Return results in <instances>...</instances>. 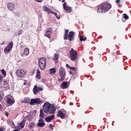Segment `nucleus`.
<instances>
[{
	"label": "nucleus",
	"instance_id": "1a4fd4ad",
	"mask_svg": "<svg viewBox=\"0 0 131 131\" xmlns=\"http://www.w3.org/2000/svg\"><path fill=\"white\" fill-rule=\"evenodd\" d=\"M74 35H75V33L73 31H70L68 35V39H69L70 41L74 40L75 38Z\"/></svg>",
	"mask_w": 131,
	"mask_h": 131
},
{
	"label": "nucleus",
	"instance_id": "a211bd4d",
	"mask_svg": "<svg viewBox=\"0 0 131 131\" xmlns=\"http://www.w3.org/2000/svg\"><path fill=\"white\" fill-rule=\"evenodd\" d=\"M68 32H69V30L66 29L65 30V33L63 36V39L64 40H67V39H68Z\"/></svg>",
	"mask_w": 131,
	"mask_h": 131
},
{
	"label": "nucleus",
	"instance_id": "5fc2aeb1",
	"mask_svg": "<svg viewBox=\"0 0 131 131\" xmlns=\"http://www.w3.org/2000/svg\"><path fill=\"white\" fill-rule=\"evenodd\" d=\"M2 45H4V42H3V43H2Z\"/></svg>",
	"mask_w": 131,
	"mask_h": 131
},
{
	"label": "nucleus",
	"instance_id": "8fccbe9b",
	"mask_svg": "<svg viewBox=\"0 0 131 131\" xmlns=\"http://www.w3.org/2000/svg\"><path fill=\"white\" fill-rule=\"evenodd\" d=\"M13 131H20V130H18V129H14Z\"/></svg>",
	"mask_w": 131,
	"mask_h": 131
},
{
	"label": "nucleus",
	"instance_id": "f8f14e48",
	"mask_svg": "<svg viewBox=\"0 0 131 131\" xmlns=\"http://www.w3.org/2000/svg\"><path fill=\"white\" fill-rule=\"evenodd\" d=\"M63 8L64 9V11H66V13H71L72 11L71 8L67 6V4H66V3L63 4Z\"/></svg>",
	"mask_w": 131,
	"mask_h": 131
},
{
	"label": "nucleus",
	"instance_id": "3c124183",
	"mask_svg": "<svg viewBox=\"0 0 131 131\" xmlns=\"http://www.w3.org/2000/svg\"><path fill=\"white\" fill-rule=\"evenodd\" d=\"M70 74H73V73L71 71H69Z\"/></svg>",
	"mask_w": 131,
	"mask_h": 131
},
{
	"label": "nucleus",
	"instance_id": "bb28decb",
	"mask_svg": "<svg viewBox=\"0 0 131 131\" xmlns=\"http://www.w3.org/2000/svg\"><path fill=\"white\" fill-rule=\"evenodd\" d=\"M50 73L51 74H54L56 73V69L55 68H52L50 69Z\"/></svg>",
	"mask_w": 131,
	"mask_h": 131
},
{
	"label": "nucleus",
	"instance_id": "0eeeda50",
	"mask_svg": "<svg viewBox=\"0 0 131 131\" xmlns=\"http://www.w3.org/2000/svg\"><path fill=\"white\" fill-rule=\"evenodd\" d=\"M42 102V101L40 100V98L32 99L30 102V105H34L35 104L39 105Z\"/></svg>",
	"mask_w": 131,
	"mask_h": 131
},
{
	"label": "nucleus",
	"instance_id": "412c9836",
	"mask_svg": "<svg viewBox=\"0 0 131 131\" xmlns=\"http://www.w3.org/2000/svg\"><path fill=\"white\" fill-rule=\"evenodd\" d=\"M34 126H35V123H34V122H31L29 125V128L30 129H31V128H33Z\"/></svg>",
	"mask_w": 131,
	"mask_h": 131
},
{
	"label": "nucleus",
	"instance_id": "423d86ee",
	"mask_svg": "<svg viewBox=\"0 0 131 131\" xmlns=\"http://www.w3.org/2000/svg\"><path fill=\"white\" fill-rule=\"evenodd\" d=\"M13 45L14 44L13 43V41L10 42L8 46L4 49V53H5V54H9V53L11 52L12 49H13Z\"/></svg>",
	"mask_w": 131,
	"mask_h": 131
},
{
	"label": "nucleus",
	"instance_id": "49530a36",
	"mask_svg": "<svg viewBox=\"0 0 131 131\" xmlns=\"http://www.w3.org/2000/svg\"><path fill=\"white\" fill-rule=\"evenodd\" d=\"M119 2H120V0H116V3H117V4L119 3Z\"/></svg>",
	"mask_w": 131,
	"mask_h": 131
},
{
	"label": "nucleus",
	"instance_id": "2eb2a0df",
	"mask_svg": "<svg viewBox=\"0 0 131 131\" xmlns=\"http://www.w3.org/2000/svg\"><path fill=\"white\" fill-rule=\"evenodd\" d=\"M7 8L9 9V10H10V11H14V9H15V7L14 6V4L12 3H9L7 4Z\"/></svg>",
	"mask_w": 131,
	"mask_h": 131
},
{
	"label": "nucleus",
	"instance_id": "20e7f679",
	"mask_svg": "<svg viewBox=\"0 0 131 131\" xmlns=\"http://www.w3.org/2000/svg\"><path fill=\"white\" fill-rule=\"evenodd\" d=\"M70 57L71 58V60L73 62L77 60V53L73 48H72L71 50L70 51Z\"/></svg>",
	"mask_w": 131,
	"mask_h": 131
},
{
	"label": "nucleus",
	"instance_id": "dca6fc26",
	"mask_svg": "<svg viewBox=\"0 0 131 131\" xmlns=\"http://www.w3.org/2000/svg\"><path fill=\"white\" fill-rule=\"evenodd\" d=\"M68 86V83L67 82H63L61 84V88L62 90H65V89H67Z\"/></svg>",
	"mask_w": 131,
	"mask_h": 131
},
{
	"label": "nucleus",
	"instance_id": "c85d7f7f",
	"mask_svg": "<svg viewBox=\"0 0 131 131\" xmlns=\"http://www.w3.org/2000/svg\"><path fill=\"white\" fill-rule=\"evenodd\" d=\"M22 33H23V31L22 30H20L19 31H18L16 33V35L18 36V35H21V34H22Z\"/></svg>",
	"mask_w": 131,
	"mask_h": 131
},
{
	"label": "nucleus",
	"instance_id": "39448f33",
	"mask_svg": "<svg viewBox=\"0 0 131 131\" xmlns=\"http://www.w3.org/2000/svg\"><path fill=\"white\" fill-rule=\"evenodd\" d=\"M27 71L26 70H17L16 72V73L17 75L18 76V77H24L26 75Z\"/></svg>",
	"mask_w": 131,
	"mask_h": 131
},
{
	"label": "nucleus",
	"instance_id": "2f4dec72",
	"mask_svg": "<svg viewBox=\"0 0 131 131\" xmlns=\"http://www.w3.org/2000/svg\"><path fill=\"white\" fill-rule=\"evenodd\" d=\"M60 77L61 78H59L58 79V81H59V82H62V81L65 80V78L64 77Z\"/></svg>",
	"mask_w": 131,
	"mask_h": 131
},
{
	"label": "nucleus",
	"instance_id": "603ef678",
	"mask_svg": "<svg viewBox=\"0 0 131 131\" xmlns=\"http://www.w3.org/2000/svg\"><path fill=\"white\" fill-rule=\"evenodd\" d=\"M2 109V104H0V110Z\"/></svg>",
	"mask_w": 131,
	"mask_h": 131
},
{
	"label": "nucleus",
	"instance_id": "a18cd8bd",
	"mask_svg": "<svg viewBox=\"0 0 131 131\" xmlns=\"http://www.w3.org/2000/svg\"><path fill=\"white\" fill-rule=\"evenodd\" d=\"M5 115H6V116H9V113H8V112H7L5 113Z\"/></svg>",
	"mask_w": 131,
	"mask_h": 131
},
{
	"label": "nucleus",
	"instance_id": "7c9ffc66",
	"mask_svg": "<svg viewBox=\"0 0 131 131\" xmlns=\"http://www.w3.org/2000/svg\"><path fill=\"white\" fill-rule=\"evenodd\" d=\"M123 15V18L125 20H128L129 17H128V15H127V14L124 13Z\"/></svg>",
	"mask_w": 131,
	"mask_h": 131
},
{
	"label": "nucleus",
	"instance_id": "864d4df0",
	"mask_svg": "<svg viewBox=\"0 0 131 131\" xmlns=\"http://www.w3.org/2000/svg\"><path fill=\"white\" fill-rule=\"evenodd\" d=\"M65 2V0H62V3H64Z\"/></svg>",
	"mask_w": 131,
	"mask_h": 131
},
{
	"label": "nucleus",
	"instance_id": "79ce46f5",
	"mask_svg": "<svg viewBox=\"0 0 131 131\" xmlns=\"http://www.w3.org/2000/svg\"><path fill=\"white\" fill-rule=\"evenodd\" d=\"M66 67H68V68H70V69L71 68V67H70V65L68 64H66Z\"/></svg>",
	"mask_w": 131,
	"mask_h": 131
},
{
	"label": "nucleus",
	"instance_id": "72a5a7b5",
	"mask_svg": "<svg viewBox=\"0 0 131 131\" xmlns=\"http://www.w3.org/2000/svg\"><path fill=\"white\" fill-rule=\"evenodd\" d=\"M2 74H3V75H4V76H6L7 75V72L6 71V70H5V69H3L2 70Z\"/></svg>",
	"mask_w": 131,
	"mask_h": 131
},
{
	"label": "nucleus",
	"instance_id": "a878e982",
	"mask_svg": "<svg viewBox=\"0 0 131 131\" xmlns=\"http://www.w3.org/2000/svg\"><path fill=\"white\" fill-rule=\"evenodd\" d=\"M79 39L80 41H84L86 40V37H85L84 35L81 36H80Z\"/></svg>",
	"mask_w": 131,
	"mask_h": 131
},
{
	"label": "nucleus",
	"instance_id": "4468645a",
	"mask_svg": "<svg viewBox=\"0 0 131 131\" xmlns=\"http://www.w3.org/2000/svg\"><path fill=\"white\" fill-rule=\"evenodd\" d=\"M26 123V120L24 119L21 122L18 123V127H20V128H24V126H25V124Z\"/></svg>",
	"mask_w": 131,
	"mask_h": 131
},
{
	"label": "nucleus",
	"instance_id": "37998d69",
	"mask_svg": "<svg viewBox=\"0 0 131 131\" xmlns=\"http://www.w3.org/2000/svg\"><path fill=\"white\" fill-rule=\"evenodd\" d=\"M49 127L51 129H53V125L52 124H50L49 125Z\"/></svg>",
	"mask_w": 131,
	"mask_h": 131
},
{
	"label": "nucleus",
	"instance_id": "c756f323",
	"mask_svg": "<svg viewBox=\"0 0 131 131\" xmlns=\"http://www.w3.org/2000/svg\"><path fill=\"white\" fill-rule=\"evenodd\" d=\"M46 12L48 14H53V13H54V11H52V10H51V9L49 8H48Z\"/></svg>",
	"mask_w": 131,
	"mask_h": 131
},
{
	"label": "nucleus",
	"instance_id": "cd10ccee",
	"mask_svg": "<svg viewBox=\"0 0 131 131\" xmlns=\"http://www.w3.org/2000/svg\"><path fill=\"white\" fill-rule=\"evenodd\" d=\"M47 33H52L53 32V28H48L46 31Z\"/></svg>",
	"mask_w": 131,
	"mask_h": 131
},
{
	"label": "nucleus",
	"instance_id": "9d476101",
	"mask_svg": "<svg viewBox=\"0 0 131 131\" xmlns=\"http://www.w3.org/2000/svg\"><path fill=\"white\" fill-rule=\"evenodd\" d=\"M40 91H43V90L42 88L38 87L37 85H35L33 89L34 95H37V93H38V92H40Z\"/></svg>",
	"mask_w": 131,
	"mask_h": 131
},
{
	"label": "nucleus",
	"instance_id": "de8ad7c7",
	"mask_svg": "<svg viewBox=\"0 0 131 131\" xmlns=\"http://www.w3.org/2000/svg\"><path fill=\"white\" fill-rule=\"evenodd\" d=\"M36 111H34L33 112V114H36Z\"/></svg>",
	"mask_w": 131,
	"mask_h": 131
},
{
	"label": "nucleus",
	"instance_id": "f704fd0d",
	"mask_svg": "<svg viewBox=\"0 0 131 131\" xmlns=\"http://www.w3.org/2000/svg\"><path fill=\"white\" fill-rule=\"evenodd\" d=\"M42 9H43V11H44L45 12H47V11L49 9V8H48L47 7V6H43Z\"/></svg>",
	"mask_w": 131,
	"mask_h": 131
},
{
	"label": "nucleus",
	"instance_id": "09e8293b",
	"mask_svg": "<svg viewBox=\"0 0 131 131\" xmlns=\"http://www.w3.org/2000/svg\"><path fill=\"white\" fill-rule=\"evenodd\" d=\"M0 131H4L3 127H0Z\"/></svg>",
	"mask_w": 131,
	"mask_h": 131
},
{
	"label": "nucleus",
	"instance_id": "f257e3e1",
	"mask_svg": "<svg viewBox=\"0 0 131 131\" xmlns=\"http://www.w3.org/2000/svg\"><path fill=\"white\" fill-rule=\"evenodd\" d=\"M57 107L55 106V104L50 103L49 102H46L43 105V110L46 114H51V116H49L45 118V121L46 122H51L55 118V112Z\"/></svg>",
	"mask_w": 131,
	"mask_h": 131
},
{
	"label": "nucleus",
	"instance_id": "393cba45",
	"mask_svg": "<svg viewBox=\"0 0 131 131\" xmlns=\"http://www.w3.org/2000/svg\"><path fill=\"white\" fill-rule=\"evenodd\" d=\"M29 102H30V99L28 98H25L23 101V103H25V104H28Z\"/></svg>",
	"mask_w": 131,
	"mask_h": 131
},
{
	"label": "nucleus",
	"instance_id": "e433bc0d",
	"mask_svg": "<svg viewBox=\"0 0 131 131\" xmlns=\"http://www.w3.org/2000/svg\"><path fill=\"white\" fill-rule=\"evenodd\" d=\"M45 36L48 37V38H51V34L47 33L45 34Z\"/></svg>",
	"mask_w": 131,
	"mask_h": 131
},
{
	"label": "nucleus",
	"instance_id": "ddd939ff",
	"mask_svg": "<svg viewBox=\"0 0 131 131\" xmlns=\"http://www.w3.org/2000/svg\"><path fill=\"white\" fill-rule=\"evenodd\" d=\"M46 125V123H45V121L43 119H40L38 121V123L37 124V126L39 127H43Z\"/></svg>",
	"mask_w": 131,
	"mask_h": 131
},
{
	"label": "nucleus",
	"instance_id": "9b49d317",
	"mask_svg": "<svg viewBox=\"0 0 131 131\" xmlns=\"http://www.w3.org/2000/svg\"><path fill=\"white\" fill-rule=\"evenodd\" d=\"M59 73L60 77H66V71L64 68L61 67V68L59 70Z\"/></svg>",
	"mask_w": 131,
	"mask_h": 131
},
{
	"label": "nucleus",
	"instance_id": "6e6d98bb",
	"mask_svg": "<svg viewBox=\"0 0 131 131\" xmlns=\"http://www.w3.org/2000/svg\"><path fill=\"white\" fill-rule=\"evenodd\" d=\"M113 123H114V122H113Z\"/></svg>",
	"mask_w": 131,
	"mask_h": 131
},
{
	"label": "nucleus",
	"instance_id": "58836bf2",
	"mask_svg": "<svg viewBox=\"0 0 131 131\" xmlns=\"http://www.w3.org/2000/svg\"><path fill=\"white\" fill-rule=\"evenodd\" d=\"M3 81V76L2 75H0V83Z\"/></svg>",
	"mask_w": 131,
	"mask_h": 131
},
{
	"label": "nucleus",
	"instance_id": "b1692460",
	"mask_svg": "<svg viewBox=\"0 0 131 131\" xmlns=\"http://www.w3.org/2000/svg\"><path fill=\"white\" fill-rule=\"evenodd\" d=\"M24 54L26 56H28V55H29V49L28 48L25 49Z\"/></svg>",
	"mask_w": 131,
	"mask_h": 131
},
{
	"label": "nucleus",
	"instance_id": "7ed1b4c3",
	"mask_svg": "<svg viewBox=\"0 0 131 131\" xmlns=\"http://www.w3.org/2000/svg\"><path fill=\"white\" fill-rule=\"evenodd\" d=\"M46 60L47 58L46 57H41L38 60V66L41 70H45L46 69Z\"/></svg>",
	"mask_w": 131,
	"mask_h": 131
},
{
	"label": "nucleus",
	"instance_id": "4be33fe9",
	"mask_svg": "<svg viewBox=\"0 0 131 131\" xmlns=\"http://www.w3.org/2000/svg\"><path fill=\"white\" fill-rule=\"evenodd\" d=\"M53 60L54 61H58L59 60V54H54V56H53Z\"/></svg>",
	"mask_w": 131,
	"mask_h": 131
},
{
	"label": "nucleus",
	"instance_id": "ea45409f",
	"mask_svg": "<svg viewBox=\"0 0 131 131\" xmlns=\"http://www.w3.org/2000/svg\"><path fill=\"white\" fill-rule=\"evenodd\" d=\"M70 69H71L72 70H73V71H75V67H71Z\"/></svg>",
	"mask_w": 131,
	"mask_h": 131
},
{
	"label": "nucleus",
	"instance_id": "6ab92c4d",
	"mask_svg": "<svg viewBox=\"0 0 131 131\" xmlns=\"http://www.w3.org/2000/svg\"><path fill=\"white\" fill-rule=\"evenodd\" d=\"M36 78H37L38 80L40 79V71H39V69H37Z\"/></svg>",
	"mask_w": 131,
	"mask_h": 131
},
{
	"label": "nucleus",
	"instance_id": "6e6552de",
	"mask_svg": "<svg viewBox=\"0 0 131 131\" xmlns=\"http://www.w3.org/2000/svg\"><path fill=\"white\" fill-rule=\"evenodd\" d=\"M62 110L63 111V112L61 110L58 111L57 116L58 117H60L61 119H64L65 116H66V111L64 110V109Z\"/></svg>",
	"mask_w": 131,
	"mask_h": 131
},
{
	"label": "nucleus",
	"instance_id": "c9c22d12",
	"mask_svg": "<svg viewBox=\"0 0 131 131\" xmlns=\"http://www.w3.org/2000/svg\"><path fill=\"white\" fill-rule=\"evenodd\" d=\"M2 95H4V92L0 91V102H1L2 100L3 99V97L2 96Z\"/></svg>",
	"mask_w": 131,
	"mask_h": 131
},
{
	"label": "nucleus",
	"instance_id": "aec40b11",
	"mask_svg": "<svg viewBox=\"0 0 131 131\" xmlns=\"http://www.w3.org/2000/svg\"><path fill=\"white\" fill-rule=\"evenodd\" d=\"M7 104H10L11 105H13L14 104V101L11 99L10 97L7 98Z\"/></svg>",
	"mask_w": 131,
	"mask_h": 131
},
{
	"label": "nucleus",
	"instance_id": "473e14b6",
	"mask_svg": "<svg viewBox=\"0 0 131 131\" xmlns=\"http://www.w3.org/2000/svg\"><path fill=\"white\" fill-rule=\"evenodd\" d=\"M52 14H53V15H55V16H56V17L57 18V19H60V16H59V15H58V14H57V13L53 12H52Z\"/></svg>",
	"mask_w": 131,
	"mask_h": 131
},
{
	"label": "nucleus",
	"instance_id": "a19ab883",
	"mask_svg": "<svg viewBox=\"0 0 131 131\" xmlns=\"http://www.w3.org/2000/svg\"><path fill=\"white\" fill-rule=\"evenodd\" d=\"M43 0H35L37 3H41Z\"/></svg>",
	"mask_w": 131,
	"mask_h": 131
},
{
	"label": "nucleus",
	"instance_id": "c03bdc74",
	"mask_svg": "<svg viewBox=\"0 0 131 131\" xmlns=\"http://www.w3.org/2000/svg\"><path fill=\"white\" fill-rule=\"evenodd\" d=\"M4 84H8V81L7 80L4 81Z\"/></svg>",
	"mask_w": 131,
	"mask_h": 131
},
{
	"label": "nucleus",
	"instance_id": "5701e85b",
	"mask_svg": "<svg viewBox=\"0 0 131 131\" xmlns=\"http://www.w3.org/2000/svg\"><path fill=\"white\" fill-rule=\"evenodd\" d=\"M76 77H78V73H77V72H74L73 73L72 78L74 80L75 78H76Z\"/></svg>",
	"mask_w": 131,
	"mask_h": 131
},
{
	"label": "nucleus",
	"instance_id": "f3484780",
	"mask_svg": "<svg viewBox=\"0 0 131 131\" xmlns=\"http://www.w3.org/2000/svg\"><path fill=\"white\" fill-rule=\"evenodd\" d=\"M44 117H45V113H43V110L41 108L40 110L39 118L40 119H43Z\"/></svg>",
	"mask_w": 131,
	"mask_h": 131
},
{
	"label": "nucleus",
	"instance_id": "f03ea898",
	"mask_svg": "<svg viewBox=\"0 0 131 131\" xmlns=\"http://www.w3.org/2000/svg\"><path fill=\"white\" fill-rule=\"evenodd\" d=\"M112 6L111 4H108V2H105L104 3H102L100 4L98 6V8L97 9L98 13H105V12H108Z\"/></svg>",
	"mask_w": 131,
	"mask_h": 131
},
{
	"label": "nucleus",
	"instance_id": "4c0bfd02",
	"mask_svg": "<svg viewBox=\"0 0 131 131\" xmlns=\"http://www.w3.org/2000/svg\"><path fill=\"white\" fill-rule=\"evenodd\" d=\"M13 13H14V14L15 15H16L17 16V17H19V16H20V13H18V12H16V13L13 12Z\"/></svg>",
	"mask_w": 131,
	"mask_h": 131
}]
</instances>
